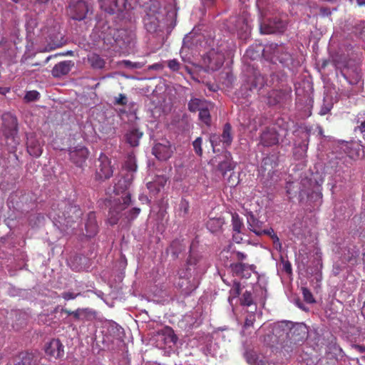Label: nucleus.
<instances>
[{
	"label": "nucleus",
	"mask_w": 365,
	"mask_h": 365,
	"mask_svg": "<svg viewBox=\"0 0 365 365\" xmlns=\"http://www.w3.org/2000/svg\"><path fill=\"white\" fill-rule=\"evenodd\" d=\"M88 11V5L83 1H73L69 5V14L75 20L83 19Z\"/></svg>",
	"instance_id": "3"
},
{
	"label": "nucleus",
	"mask_w": 365,
	"mask_h": 365,
	"mask_svg": "<svg viewBox=\"0 0 365 365\" xmlns=\"http://www.w3.org/2000/svg\"><path fill=\"white\" fill-rule=\"evenodd\" d=\"M71 61H63L56 64L52 69V74L55 77H61L67 74L71 68Z\"/></svg>",
	"instance_id": "12"
},
{
	"label": "nucleus",
	"mask_w": 365,
	"mask_h": 365,
	"mask_svg": "<svg viewBox=\"0 0 365 365\" xmlns=\"http://www.w3.org/2000/svg\"><path fill=\"white\" fill-rule=\"evenodd\" d=\"M123 41L124 42H125V43H128V42L130 41H129V39H126V38L123 39Z\"/></svg>",
	"instance_id": "54"
},
{
	"label": "nucleus",
	"mask_w": 365,
	"mask_h": 365,
	"mask_svg": "<svg viewBox=\"0 0 365 365\" xmlns=\"http://www.w3.org/2000/svg\"><path fill=\"white\" fill-rule=\"evenodd\" d=\"M234 256V257L239 261H243L247 259V255L241 252H235L230 253L229 250H224L220 252L221 259H228L231 256Z\"/></svg>",
	"instance_id": "22"
},
{
	"label": "nucleus",
	"mask_w": 365,
	"mask_h": 365,
	"mask_svg": "<svg viewBox=\"0 0 365 365\" xmlns=\"http://www.w3.org/2000/svg\"><path fill=\"white\" fill-rule=\"evenodd\" d=\"M302 291L304 299L307 303L314 302V299L313 297V295L312 294V293L309 292V289H307L306 287H302Z\"/></svg>",
	"instance_id": "31"
},
{
	"label": "nucleus",
	"mask_w": 365,
	"mask_h": 365,
	"mask_svg": "<svg viewBox=\"0 0 365 365\" xmlns=\"http://www.w3.org/2000/svg\"><path fill=\"white\" fill-rule=\"evenodd\" d=\"M9 91V88H1V93H3V94H4V93H6V92H8Z\"/></svg>",
	"instance_id": "49"
},
{
	"label": "nucleus",
	"mask_w": 365,
	"mask_h": 365,
	"mask_svg": "<svg viewBox=\"0 0 365 365\" xmlns=\"http://www.w3.org/2000/svg\"><path fill=\"white\" fill-rule=\"evenodd\" d=\"M110 329L113 333H116V338H120L122 334V328L119 327L118 324L113 323L110 327Z\"/></svg>",
	"instance_id": "36"
},
{
	"label": "nucleus",
	"mask_w": 365,
	"mask_h": 365,
	"mask_svg": "<svg viewBox=\"0 0 365 365\" xmlns=\"http://www.w3.org/2000/svg\"><path fill=\"white\" fill-rule=\"evenodd\" d=\"M242 305L250 306L252 304V297L250 292L246 291L240 299Z\"/></svg>",
	"instance_id": "30"
},
{
	"label": "nucleus",
	"mask_w": 365,
	"mask_h": 365,
	"mask_svg": "<svg viewBox=\"0 0 365 365\" xmlns=\"http://www.w3.org/2000/svg\"><path fill=\"white\" fill-rule=\"evenodd\" d=\"M361 313L364 315V317H365V302H364V306L362 307Z\"/></svg>",
	"instance_id": "50"
},
{
	"label": "nucleus",
	"mask_w": 365,
	"mask_h": 365,
	"mask_svg": "<svg viewBox=\"0 0 365 365\" xmlns=\"http://www.w3.org/2000/svg\"><path fill=\"white\" fill-rule=\"evenodd\" d=\"M192 145H193L194 150H195V153L197 155H201L202 153V148H201V145H202V138H200V137L197 138L195 139V140L193 142Z\"/></svg>",
	"instance_id": "33"
},
{
	"label": "nucleus",
	"mask_w": 365,
	"mask_h": 365,
	"mask_svg": "<svg viewBox=\"0 0 365 365\" xmlns=\"http://www.w3.org/2000/svg\"><path fill=\"white\" fill-rule=\"evenodd\" d=\"M232 270L239 276L248 277L250 275V271L252 270L253 265L238 262L230 264Z\"/></svg>",
	"instance_id": "11"
},
{
	"label": "nucleus",
	"mask_w": 365,
	"mask_h": 365,
	"mask_svg": "<svg viewBox=\"0 0 365 365\" xmlns=\"http://www.w3.org/2000/svg\"><path fill=\"white\" fill-rule=\"evenodd\" d=\"M49 216L51 218H53V220H57L59 223H61V217L60 216L58 217V220L56 218L54 215H53V213H51V212L49 214Z\"/></svg>",
	"instance_id": "46"
},
{
	"label": "nucleus",
	"mask_w": 365,
	"mask_h": 365,
	"mask_svg": "<svg viewBox=\"0 0 365 365\" xmlns=\"http://www.w3.org/2000/svg\"><path fill=\"white\" fill-rule=\"evenodd\" d=\"M73 314H74V316H75V317H78V313H77L76 312H74V313H73Z\"/></svg>",
	"instance_id": "56"
},
{
	"label": "nucleus",
	"mask_w": 365,
	"mask_h": 365,
	"mask_svg": "<svg viewBox=\"0 0 365 365\" xmlns=\"http://www.w3.org/2000/svg\"><path fill=\"white\" fill-rule=\"evenodd\" d=\"M180 206H181V207L184 208L185 212H187V210L188 209V204H187V202H185V201H183V202H181Z\"/></svg>",
	"instance_id": "43"
},
{
	"label": "nucleus",
	"mask_w": 365,
	"mask_h": 365,
	"mask_svg": "<svg viewBox=\"0 0 365 365\" xmlns=\"http://www.w3.org/2000/svg\"><path fill=\"white\" fill-rule=\"evenodd\" d=\"M12 123H13L14 125H15V124H16V120H15V118H12Z\"/></svg>",
	"instance_id": "55"
},
{
	"label": "nucleus",
	"mask_w": 365,
	"mask_h": 365,
	"mask_svg": "<svg viewBox=\"0 0 365 365\" xmlns=\"http://www.w3.org/2000/svg\"><path fill=\"white\" fill-rule=\"evenodd\" d=\"M86 236L91 237L94 236L98 231V226L94 219V215L91 214L88 222L86 224Z\"/></svg>",
	"instance_id": "19"
},
{
	"label": "nucleus",
	"mask_w": 365,
	"mask_h": 365,
	"mask_svg": "<svg viewBox=\"0 0 365 365\" xmlns=\"http://www.w3.org/2000/svg\"><path fill=\"white\" fill-rule=\"evenodd\" d=\"M247 223L248 227L252 232L255 233L257 235H261L262 234L260 223L253 217V215H250L247 217Z\"/></svg>",
	"instance_id": "21"
},
{
	"label": "nucleus",
	"mask_w": 365,
	"mask_h": 365,
	"mask_svg": "<svg viewBox=\"0 0 365 365\" xmlns=\"http://www.w3.org/2000/svg\"><path fill=\"white\" fill-rule=\"evenodd\" d=\"M278 135L274 129L264 131L261 135V143L264 146H272L278 143Z\"/></svg>",
	"instance_id": "10"
},
{
	"label": "nucleus",
	"mask_w": 365,
	"mask_h": 365,
	"mask_svg": "<svg viewBox=\"0 0 365 365\" xmlns=\"http://www.w3.org/2000/svg\"><path fill=\"white\" fill-rule=\"evenodd\" d=\"M230 130V125L229 124H226L224 127V130L221 138L217 135H212L210 136V143L214 151H215V147L218 145L219 142H222L224 148L230 145L232 140Z\"/></svg>",
	"instance_id": "4"
},
{
	"label": "nucleus",
	"mask_w": 365,
	"mask_h": 365,
	"mask_svg": "<svg viewBox=\"0 0 365 365\" xmlns=\"http://www.w3.org/2000/svg\"><path fill=\"white\" fill-rule=\"evenodd\" d=\"M256 315L255 314H249L245 319V327H250L253 325V323L255 320Z\"/></svg>",
	"instance_id": "35"
},
{
	"label": "nucleus",
	"mask_w": 365,
	"mask_h": 365,
	"mask_svg": "<svg viewBox=\"0 0 365 365\" xmlns=\"http://www.w3.org/2000/svg\"><path fill=\"white\" fill-rule=\"evenodd\" d=\"M365 34V28L364 29L363 31H362V34Z\"/></svg>",
	"instance_id": "57"
},
{
	"label": "nucleus",
	"mask_w": 365,
	"mask_h": 365,
	"mask_svg": "<svg viewBox=\"0 0 365 365\" xmlns=\"http://www.w3.org/2000/svg\"><path fill=\"white\" fill-rule=\"evenodd\" d=\"M211 106V103L199 98H192L188 103V108L191 112L200 111L201 107Z\"/></svg>",
	"instance_id": "17"
},
{
	"label": "nucleus",
	"mask_w": 365,
	"mask_h": 365,
	"mask_svg": "<svg viewBox=\"0 0 365 365\" xmlns=\"http://www.w3.org/2000/svg\"><path fill=\"white\" fill-rule=\"evenodd\" d=\"M27 150L29 153L34 157H39L42 153V147L39 142L33 138H28Z\"/></svg>",
	"instance_id": "13"
},
{
	"label": "nucleus",
	"mask_w": 365,
	"mask_h": 365,
	"mask_svg": "<svg viewBox=\"0 0 365 365\" xmlns=\"http://www.w3.org/2000/svg\"><path fill=\"white\" fill-rule=\"evenodd\" d=\"M232 222L233 231L237 234H240L241 232V230L242 228V222L240 219L239 216L237 214H233L232 216Z\"/></svg>",
	"instance_id": "26"
},
{
	"label": "nucleus",
	"mask_w": 365,
	"mask_h": 365,
	"mask_svg": "<svg viewBox=\"0 0 365 365\" xmlns=\"http://www.w3.org/2000/svg\"><path fill=\"white\" fill-rule=\"evenodd\" d=\"M213 105L211 103V106H205L201 107L200 110L199 111V118L200 120L204 123L207 125H210L211 117L210 111L212 108Z\"/></svg>",
	"instance_id": "20"
},
{
	"label": "nucleus",
	"mask_w": 365,
	"mask_h": 365,
	"mask_svg": "<svg viewBox=\"0 0 365 365\" xmlns=\"http://www.w3.org/2000/svg\"><path fill=\"white\" fill-rule=\"evenodd\" d=\"M282 29L281 22L272 21H267L264 18L260 21V32L262 34H270L277 31H280Z\"/></svg>",
	"instance_id": "9"
},
{
	"label": "nucleus",
	"mask_w": 365,
	"mask_h": 365,
	"mask_svg": "<svg viewBox=\"0 0 365 365\" xmlns=\"http://www.w3.org/2000/svg\"><path fill=\"white\" fill-rule=\"evenodd\" d=\"M101 164L97 171V176L100 179H107L113 174V169L110 165V162L106 157L100 158Z\"/></svg>",
	"instance_id": "8"
},
{
	"label": "nucleus",
	"mask_w": 365,
	"mask_h": 365,
	"mask_svg": "<svg viewBox=\"0 0 365 365\" xmlns=\"http://www.w3.org/2000/svg\"><path fill=\"white\" fill-rule=\"evenodd\" d=\"M283 269L287 273H291L292 272V266L291 264L288 261L283 262Z\"/></svg>",
	"instance_id": "39"
},
{
	"label": "nucleus",
	"mask_w": 365,
	"mask_h": 365,
	"mask_svg": "<svg viewBox=\"0 0 365 365\" xmlns=\"http://www.w3.org/2000/svg\"><path fill=\"white\" fill-rule=\"evenodd\" d=\"M245 356L247 363L251 365H271V364L267 361L259 360V356L254 351L246 352Z\"/></svg>",
	"instance_id": "18"
},
{
	"label": "nucleus",
	"mask_w": 365,
	"mask_h": 365,
	"mask_svg": "<svg viewBox=\"0 0 365 365\" xmlns=\"http://www.w3.org/2000/svg\"><path fill=\"white\" fill-rule=\"evenodd\" d=\"M143 135V133L137 129H132L126 134L127 142L133 147L138 146L139 140Z\"/></svg>",
	"instance_id": "16"
},
{
	"label": "nucleus",
	"mask_w": 365,
	"mask_h": 365,
	"mask_svg": "<svg viewBox=\"0 0 365 365\" xmlns=\"http://www.w3.org/2000/svg\"><path fill=\"white\" fill-rule=\"evenodd\" d=\"M239 177L238 175L235 173H230L228 179H227V183L230 187H235L239 183Z\"/></svg>",
	"instance_id": "32"
},
{
	"label": "nucleus",
	"mask_w": 365,
	"mask_h": 365,
	"mask_svg": "<svg viewBox=\"0 0 365 365\" xmlns=\"http://www.w3.org/2000/svg\"><path fill=\"white\" fill-rule=\"evenodd\" d=\"M240 292V283L235 282L233 284V287L230 291V296L228 298V301L231 305L232 304L233 300L239 296Z\"/></svg>",
	"instance_id": "25"
},
{
	"label": "nucleus",
	"mask_w": 365,
	"mask_h": 365,
	"mask_svg": "<svg viewBox=\"0 0 365 365\" xmlns=\"http://www.w3.org/2000/svg\"><path fill=\"white\" fill-rule=\"evenodd\" d=\"M68 209L70 210V212L73 211L74 212H77L76 216H79L81 215L80 210L76 206H74V207L70 206L68 207Z\"/></svg>",
	"instance_id": "42"
},
{
	"label": "nucleus",
	"mask_w": 365,
	"mask_h": 365,
	"mask_svg": "<svg viewBox=\"0 0 365 365\" xmlns=\"http://www.w3.org/2000/svg\"><path fill=\"white\" fill-rule=\"evenodd\" d=\"M88 61L91 66L95 68H102L105 65L104 60L96 53H93L88 56Z\"/></svg>",
	"instance_id": "23"
},
{
	"label": "nucleus",
	"mask_w": 365,
	"mask_h": 365,
	"mask_svg": "<svg viewBox=\"0 0 365 365\" xmlns=\"http://www.w3.org/2000/svg\"><path fill=\"white\" fill-rule=\"evenodd\" d=\"M359 6H365V0H356Z\"/></svg>",
	"instance_id": "47"
},
{
	"label": "nucleus",
	"mask_w": 365,
	"mask_h": 365,
	"mask_svg": "<svg viewBox=\"0 0 365 365\" xmlns=\"http://www.w3.org/2000/svg\"><path fill=\"white\" fill-rule=\"evenodd\" d=\"M115 102L118 105H125L127 103V98L124 94H120L115 98Z\"/></svg>",
	"instance_id": "37"
},
{
	"label": "nucleus",
	"mask_w": 365,
	"mask_h": 365,
	"mask_svg": "<svg viewBox=\"0 0 365 365\" xmlns=\"http://www.w3.org/2000/svg\"><path fill=\"white\" fill-rule=\"evenodd\" d=\"M153 155L161 160H166L170 158L173 150L168 142L157 143L153 148Z\"/></svg>",
	"instance_id": "6"
},
{
	"label": "nucleus",
	"mask_w": 365,
	"mask_h": 365,
	"mask_svg": "<svg viewBox=\"0 0 365 365\" xmlns=\"http://www.w3.org/2000/svg\"><path fill=\"white\" fill-rule=\"evenodd\" d=\"M237 234L236 232L233 235V239L237 243H239L242 239V237L237 236Z\"/></svg>",
	"instance_id": "44"
},
{
	"label": "nucleus",
	"mask_w": 365,
	"mask_h": 365,
	"mask_svg": "<svg viewBox=\"0 0 365 365\" xmlns=\"http://www.w3.org/2000/svg\"><path fill=\"white\" fill-rule=\"evenodd\" d=\"M168 67L173 71H178L180 68V64L176 60H170L168 62Z\"/></svg>",
	"instance_id": "38"
},
{
	"label": "nucleus",
	"mask_w": 365,
	"mask_h": 365,
	"mask_svg": "<svg viewBox=\"0 0 365 365\" xmlns=\"http://www.w3.org/2000/svg\"><path fill=\"white\" fill-rule=\"evenodd\" d=\"M284 324H287V323L285 322H282L280 324H278V327H282Z\"/></svg>",
	"instance_id": "53"
},
{
	"label": "nucleus",
	"mask_w": 365,
	"mask_h": 365,
	"mask_svg": "<svg viewBox=\"0 0 365 365\" xmlns=\"http://www.w3.org/2000/svg\"><path fill=\"white\" fill-rule=\"evenodd\" d=\"M262 233L267 234L270 235L271 238L273 240L274 246L277 250H280L282 248V245L279 242V237L274 234V230L272 229L267 230H262Z\"/></svg>",
	"instance_id": "27"
},
{
	"label": "nucleus",
	"mask_w": 365,
	"mask_h": 365,
	"mask_svg": "<svg viewBox=\"0 0 365 365\" xmlns=\"http://www.w3.org/2000/svg\"><path fill=\"white\" fill-rule=\"evenodd\" d=\"M204 2L207 4H211L212 3V0H204Z\"/></svg>",
	"instance_id": "51"
},
{
	"label": "nucleus",
	"mask_w": 365,
	"mask_h": 365,
	"mask_svg": "<svg viewBox=\"0 0 365 365\" xmlns=\"http://www.w3.org/2000/svg\"><path fill=\"white\" fill-rule=\"evenodd\" d=\"M39 96L38 92L36 91H31L27 92V93L25 96V98L29 101H32L38 99Z\"/></svg>",
	"instance_id": "34"
},
{
	"label": "nucleus",
	"mask_w": 365,
	"mask_h": 365,
	"mask_svg": "<svg viewBox=\"0 0 365 365\" xmlns=\"http://www.w3.org/2000/svg\"><path fill=\"white\" fill-rule=\"evenodd\" d=\"M76 297V294H74L72 292H64L63 294V299H65L66 300H70V299H75Z\"/></svg>",
	"instance_id": "40"
},
{
	"label": "nucleus",
	"mask_w": 365,
	"mask_h": 365,
	"mask_svg": "<svg viewBox=\"0 0 365 365\" xmlns=\"http://www.w3.org/2000/svg\"><path fill=\"white\" fill-rule=\"evenodd\" d=\"M124 63L126 65V66H132L133 67H137L136 66V63H135V65H133L131 62L128 61H124Z\"/></svg>",
	"instance_id": "48"
},
{
	"label": "nucleus",
	"mask_w": 365,
	"mask_h": 365,
	"mask_svg": "<svg viewBox=\"0 0 365 365\" xmlns=\"http://www.w3.org/2000/svg\"><path fill=\"white\" fill-rule=\"evenodd\" d=\"M223 221L220 218H212L207 222V227L212 232L218 231L223 225Z\"/></svg>",
	"instance_id": "24"
},
{
	"label": "nucleus",
	"mask_w": 365,
	"mask_h": 365,
	"mask_svg": "<svg viewBox=\"0 0 365 365\" xmlns=\"http://www.w3.org/2000/svg\"><path fill=\"white\" fill-rule=\"evenodd\" d=\"M45 351L52 358L58 359L63 356V346L58 339H52L45 346Z\"/></svg>",
	"instance_id": "5"
},
{
	"label": "nucleus",
	"mask_w": 365,
	"mask_h": 365,
	"mask_svg": "<svg viewBox=\"0 0 365 365\" xmlns=\"http://www.w3.org/2000/svg\"><path fill=\"white\" fill-rule=\"evenodd\" d=\"M71 159L78 165H81L87 158L88 151L83 146H78L70 150Z\"/></svg>",
	"instance_id": "7"
},
{
	"label": "nucleus",
	"mask_w": 365,
	"mask_h": 365,
	"mask_svg": "<svg viewBox=\"0 0 365 365\" xmlns=\"http://www.w3.org/2000/svg\"><path fill=\"white\" fill-rule=\"evenodd\" d=\"M330 110V108L329 107H325V108H322L320 111H319V114L321 115H326L329 111Z\"/></svg>",
	"instance_id": "41"
},
{
	"label": "nucleus",
	"mask_w": 365,
	"mask_h": 365,
	"mask_svg": "<svg viewBox=\"0 0 365 365\" xmlns=\"http://www.w3.org/2000/svg\"><path fill=\"white\" fill-rule=\"evenodd\" d=\"M359 130L361 133H365V120L359 125Z\"/></svg>",
	"instance_id": "45"
},
{
	"label": "nucleus",
	"mask_w": 365,
	"mask_h": 365,
	"mask_svg": "<svg viewBox=\"0 0 365 365\" xmlns=\"http://www.w3.org/2000/svg\"><path fill=\"white\" fill-rule=\"evenodd\" d=\"M218 169L225 175L227 171H230L233 169L232 163L229 160L221 162L218 165Z\"/></svg>",
	"instance_id": "28"
},
{
	"label": "nucleus",
	"mask_w": 365,
	"mask_h": 365,
	"mask_svg": "<svg viewBox=\"0 0 365 365\" xmlns=\"http://www.w3.org/2000/svg\"><path fill=\"white\" fill-rule=\"evenodd\" d=\"M208 58H210L209 65H208L209 68H210L212 70H217L222 66V62H223V58L221 56H219L217 57V59L216 62H215V63L213 62L212 59L210 58V56Z\"/></svg>",
	"instance_id": "29"
},
{
	"label": "nucleus",
	"mask_w": 365,
	"mask_h": 365,
	"mask_svg": "<svg viewBox=\"0 0 365 365\" xmlns=\"http://www.w3.org/2000/svg\"><path fill=\"white\" fill-rule=\"evenodd\" d=\"M101 8L109 14H113L121 9L118 6V0H100Z\"/></svg>",
	"instance_id": "15"
},
{
	"label": "nucleus",
	"mask_w": 365,
	"mask_h": 365,
	"mask_svg": "<svg viewBox=\"0 0 365 365\" xmlns=\"http://www.w3.org/2000/svg\"><path fill=\"white\" fill-rule=\"evenodd\" d=\"M272 365H274V364H272Z\"/></svg>",
	"instance_id": "60"
},
{
	"label": "nucleus",
	"mask_w": 365,
	"mask_h": 365,
	"mask_svg": "<svg viewBox=\"0 0 365 365\" xmlns=\"http://www.w3.org/2000/svg\"><path fill=\"white\" fill-rule=\"evenodd\" d=\"M130 202V196L128 193H126L124 197H121V200H114L108 212V221L110 225H115L123 215L128 220H131L139 215L140 212L139 208L135 207L129 211H125Z\"/></svg>",
	"instance_id": "1"
},
{
	"label": "nucleus",
	"mask_w": 365,
	"mask_h": 365,
	"mask_svg": "<svg viewBox=\"0 0 365 365\" xmlns=\"http://www.w3.org/2000/svg\"><path fill=\"white\" fill-rule=\"evenodd\" d=\"M137 170V165L135 157L129 155L123 165V178L120 179L114 187V192L119 195L127 190L131 185L134 178V173Z\"/></svg>",
	"instance_id": "2"
},
{
	"label": "nucleus",
	"mask_w": 365,
	"mask_h": 365,
	"mask_svg": "<svg viewBox=\"0 0 365 365\" xmlns=\"http://www.w3.org/2000/svg\"><path fill=\"white\" fill-rule=\"evenodd\" d=\"M63 217H64V218H65V219H66V218H67V217H66V216H65V215H63ZM68 217H70V216H68Z\"/></svg>",
	"instance_id": "58"
},
{
	"label": "nucleus",
	"mask_w": 365,
	"mask_h": 365,
	"mask_svg": "<svg viewBox=\"0 0 365 365\" xmlns=\"http://www.w3.org/2000/svg\"><path fill=\"white\" fill-rule=\"evenodd\" d=\"M15 2H18L19 0H13Z\"/></svg>",
	"instance_id": "59"
},
{
	"label": "nucleus",
	"mask_w": 365,
	"mask_h": 365,
	"mask_svg": "<svg viewBox=\"0 0 365 365\" xmlns=\"http://www.w3.org/2000/svg\"><path fill=\"white\" fill-rule=\"evenodd\" d=\"M356 348H357V349H359V351H365V348H363V347H361V346H357Z\"/></svg>",
	"instance_id": "52"
},
{
	"label": "nucleus",
	"mask_w": 365,
	"mask_h": 365,
	"mask_svg": "<svg viewBox=\"0 0 365 365\" xmlns=\"http://www.w3.org/2000/svg\"><path fill=\"white\" fill-rule=\"evenodd\" d=\"M167 182L166 178L164 176H158L153 182L147 183L148 189L152 192H159L165 185Z\"/></svg>",
	"instance_id": "14"
}]
</instances>
